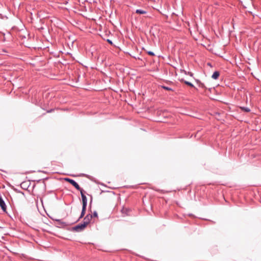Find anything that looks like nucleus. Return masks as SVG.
<instances>
[{"mask_svg": "<svg viewBox=\"0 0 261 261\" xmlns=\"http://www.w3.org/2000/svg\"><path fill=\"white\" fill-rule=\"evenodd\" d=\"M0 206L4 212H6V205L3 199L0 197Z\"/></svg>", "mask_w": 261, "mask_h": 261, "instance_id": "20e7f679", "label": "nucleus"}, {"mask_svg": "<svg viewBox=\"0 0 261 261\" xmlns=\"http://www.w3.org/2000/svg\"><path fill=\"white\" fill-rule=\"evenodd\" d=\"M181 81L184 82L185 84H186V85L191 87H194V85L190 82H189L188 81H184L183 79H181Z\"/></svg>", "mask_w": 261, "mask_h": 261, "instance_id": "6e6552de", "label": "nucleus"}, {"mask_svg": "<svg viewBox=\"0 0 261 261\" xmlns=\"http://www.w3.org/2000/svg\"><path fill=\"white\" fill-rule=\"evenodd\" d=\"M108 42H109V43H110L111 44H112V42H111V41H110L109 40H108Z\"/></svg>", "mask_w": 261, "mask_h": 261, "instance_id": "2eb2a0df", "label": "nucleus"}, {"mask_svg": "<svg viewBox=\"0 0 261 261\" xmlns=\"http://www.w3.org/2000/svg\"><path fill=\"white\" fill-rule=\"evenodd\" d=\"M92 218V216L91 215H87L84 219V223L87 226L88 224L90 223V221Z\"/></svg>", "mask_w": 261, "mask_h": 261, "instance_id": "7ed1b4c3", "label": "nucleus"}, {"mask_svg": "<svg viewBox=\"0 0 261 261\" xmlns=\"http://www.w3.org/2000/svg\"><path fill=\"white\" fill-rule=\"evenodd\" d=\"M161 87L163 89L166 90H168V91L172 90V89L170 88H169L168 87L165 86H161Z\"/></svg>", "mask_w": 261, "mask_h": 261, "instance_id": "9b49d317", "label": "nucleus"}, {"mask_svg": "<svg viewBox=\"0 0 261 261\" xmlns=\"http://www.w3.org/2000/svg\"><path fill=\"white\" fill-rule=\"evenodd\" d=\"M64 180L68 182H69L70 184H71L73 186H74L77 190H81V188L79 186V185L73 179L68 178H65Z\"/></svg>", "mask_w": 261, "mask_h": 261, "instance_id": "f257e3e1", "label": "nucleus"}, {"mask_svg": "<svg viewBox=\"0 0 261 261\" xmlns=\"http://www.w3.org/2000/svg\"><path fill=\"white\" fill-rule=\"evenodd\" d=\"M243 111L246 112H249L250 111V109L246 107H241L240 108Z\"/></svg>", "mask_w": 261, "mask_h": 261, "instance_id": "1a4fd4ad", "label": "nucleus"}, {"mask_svg": "<svg viewBox=\"0 0 261 261\" xmlns=\"http://www.w3.org/2000/svg\"><path fill=\"white\" fill-rule=\"evenodd\" d=\"M147 54L152 56H154V54L152 51H147Z\"/></svg>", "mask_w": 261, "mask_h": 261, "instance_id": "ddd939ff", "label": "nucleus"}, {"mask_svg": "<svg viewBox=\"0 0 261 261\" xmlns=\"http://www.w3.org/2000/svg\"><path fill=\"white\" fill-rule=\"evenodd\" d=\"M91 215L92 216V217H96V218L98 217V214L96 211L94 212L93 214Z\"/></svg>", "mask_w": 261, "mask_h": 261, "instance_id": "f8f14e48", "label": "nucleus"}, {"mask_svg": "<svg viewBox=\"0 0 261 261\" xmlns=\"http://www.w3.org/2000/svg\"><path fill=\"white\" fill-rule=\"evenodd\" d=\"M219 75H220V73L218 71H215L213 74L212 77L213 79L216 80L218 78V77L219 76Z\"/></svg>", "mask_w": 261, "mask_h": 261, "instance_id": "423d86ee", "label": "nucleus"}, {"mask_svg": "<svg viewBox=\"0 0 261 261\" xmlns=\"http://www.w3.org/2000/svg\"><path fill=\"white\" fill-rule=\"evenodd\" d=\"M86 210V206H85L84 208V207H82V211L81 217H80L81 218L83 217L84 216V215L85 214Z\"/></svg>", "mask_w": 261, "mask_h": 261, "instance_id": "9d476101", "label": "nucleus"}, {"mask_svg": "<svg viewBox=\"0 0 261 261\" xmlns=\"http://www.w3.org/2000/svg\"><path fill=\"white\" fill-rule=\"evenodd\" d=\"M136 13L139 14H144L147 13L146 11H144V10H142V9H137L136 10Z\"/></svg>", "mask_w": 261, "mask_h": 261, "instance_id": "0eeeda50", "label": "nucleus"}, {"mask_svg": "<svg viewBox=\"0 0 261 261\" xmlns=\"http://www.w3.org/2000/svg\"><path fill=\"white\" fill-rule=\"evenodd\" d=\"M87 226L83 223L76 225L73 228V229L76 231H80L83 230Z\"/></svg>", "mask_w": 261, "mask_h": 261, "instance_id": "f03ea898", "label": "nucleus"}, {"mask_svg": "<svg viewBox=\"0 0 261 261\" xmlns=\"http://www.w3.org/2000/svg\"><path fill=\"white\" fill-rule=\"evenodd\" d=\"M79 190L80 191L81 196H82V194H84V193H83L84 192L83 190L81 188V190Z\"/></svg>", "mask_w": 261, "mask_h": 261, "instance_id": "4468645a", "label": "nucleus"}, {"mask_svg": "<svg viewBox=\"0 0 261 261\" xmlns=\"http://www.w3.org/2000/svg\"><path fill=\"white\" fill-rule=\"evenodd\" d=\"M82 198L83 207H84V208L85 206H87V198L84 194H82Z\"/></svg>", "mask_w": 261, "mask_h": 261, "instance_id": "39448f33", "label": "nucleus"}]
</instances>
